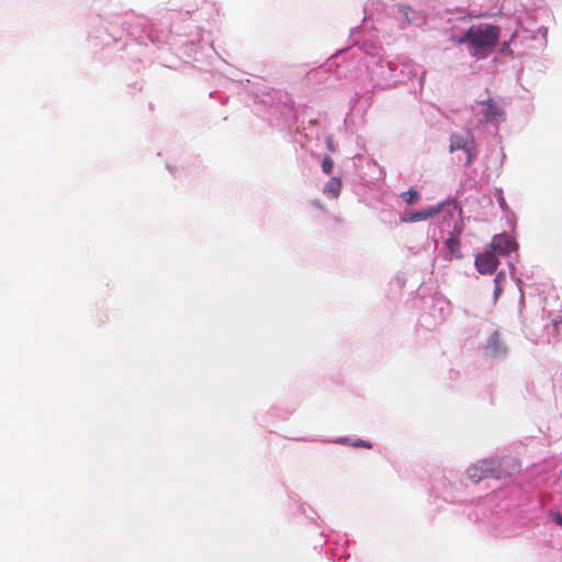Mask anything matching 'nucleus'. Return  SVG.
Segmentation results:
<instances>
[{
	"mask_svg": "<svg viewBox=\"0 0 562 562\" xmlns=\"http://www.w3.org/2000/svg\"><path fill=\"white\" fill-rule=\"evenodd\" d=\"M499 36L501 30L496 25H473L457 42L467 43L471 56L484 59L493 52Z\"/></svg>",
	"mask_w": 562,
	"mask_h": 562,
	"instance_id": "nucleus-1",
	"label": "nucleus"
},
{
	"mask_svg": "<svg viewBox=\"0 0 562 562\" xmlns=\"http://www.w3.org/2000/svg\"><path fill=\"white\" fill-rule=\"evenodd\" d=\"M517 463L512 459H483L467 469V476L474 483L485 479L502 480L514 475Z\"/></svg>",
	"mask_w": 562,
	"mask_h": 562,
	"instance_id": "nucleus-2",
	"label": "nucleus"
},
{
	"mask_svg": "<svg viewBox=\"0 0 562 562\" xmlns=\"http://www.w3.org/2000/svg\"><path fill=\"white\" fill-rule=\"evenodd\" d=\"M474 144V137L470 131L464 134H453L450 137V151L464 150L468 155L465 165L470 166L474 159V153L472 146Z\"/></svg>",
	"mask_w": 562,
	"mask_h": 562,
	"instance_id": "nucleus-3",
	"label": "nucleus"
},
{
	"mask_svg": "<svg viewBox=\"0 0 562 562\" xmlns=\"http://www.w3.org/2000/svg\"><path fill=\"white\" fill-rule=\"evenodd\" d=\"M517 248V243L507 234H497L493 236L488 249L496 254V257L506 256Z\"/></svg>",
	"mask_w": 562,
	"mask_h": 562,
	"instance_id": "nucleus-4",
	"label": "nucleus"
},
{
	"mask_svg": "<svg viewBox=\"0 0 562 562\" xmlns=\"http://www.w3.org/2000/svg\"><path fill=\"white\" fill-rule=\"evenodd\" d=\"M474 265L479 273L493 274L499 265V260L496 257V254L487 249L484 252L476 255Z\"/></svg>",
	"mask_w": 562,
	"mask_h": 562,
	"instance_id": "nucleus-5",
	"label": "nucleus"
},
{
	"mask_svg": "<svg viewBox=\"0 0 562 562\" xmlns=\"http://www.w3.org/2000/svg\"><path fill=\"white\" fill-rule=\"evenodd\" d=\"M445 203H440L436 206H429L427 209H424L422 211H415V212H408L405 214V217H403L404 222H422L427 221L435 215L439 214L442 211Z\"/></svg>",
	"mask_w": 562,
	"mask_h": 562,
	"instance_id": "nucleus-6",
	"label": "nucleus"
},
{
	"mask_svg": "<svg viewBox=\"0 0 562 562\" xmlns=\"http://www.w3.org/2000/svg\"><path fill=\"white\" fill-rule=\"evenodd\" d=\"M483 105H484L483 116L486 122L497 120L498 117L503 116V114H504L503 110L493 100H488V101L484 102Z\"/></svg>",
	"mask_w": 562,
	"mask_h": 562,
	"instance_id": "nucleus-7",
	"label": "nucleus"
},
{
	"mask_svg": "<svg viewBox=\"0 0 562 562\" xmlns=\"http://www.w3.org/2000/svg\"><path fill=\"white\" fill-rule=\"evenodd\" d=\"M446 247L448 249V255L446 256V259L452 260V259H462L463 254L461 251V241L460 239H457L454 237H448L446 240Z\"/></svg>",
	"mask_w": 562,
	"mask_h": 562,
	"instance_id": "nucleus-8",
	"label": "nucleus"
},
{
	"mask_svg": "<svg viewBox=\"0 0 562 562\" xmlns=\"http://www.w3.org/2000/svg\"><path fill=\"white\" fill-rule=\"evenodd\" d=\"M398 11L403 14V16L405 18V20L408 23L420 22V21L424 20V16L422 15L420 12H417V11L413 10L409 7L400 4L398 5Z\"/></svg>",
	"mask_w": 562,
	"mask_h": 562,
	"instance_id": "nucleus-9",
	"label": "nucleus"
},
{
	"mask_svg": "<svg viewBox=\"0 0 562 562\" xmlns=\"http://www.w3.org/2000/svg\"><path fill=\"white\" fill-rule=\"evenodd\" d=\"M341 190V181L338 178H331L324 188V193L331 194L333 196H338Z\"/></svg>",
	"mask_w": 562,
	"mask_h": 562,
	"instance_id": "nucleus-10",
	"label": "nucleus"
},
{
	"mask_svg": "<svg viewBox=\"0 0 562 562\" xmlns=\"http://www.w3.org/2000/svg\"><path fill=\"white\" fill-rule=\"evenodd\" d=\"M505 280H506L505 272L504 271L497 272V274L494 279V284H495L494 299H495V301L499 297V295L503 292V283L505 282Z\"/></svg>",
	"mask_w": 562,
	"mask_h": 562,
	"instance_id": "nucleus-11",
	"label": "nucleus"
},
{
	"mask_svg": "<svg viewBox=\"0 0 562 562\" xmlns=\"http://www.w3.org/2000/svg\"><path fill=\"white\" fill-rule=\"evenodd\" d=\"M402 198L408 205H412L418 201L419 193L415 189H409L402 193Z\"/></svg>",
	"mask_w": 562,
	"mask_h": 562,
	"instance_id": "nucleus-12",
	"label": "nucleus"
},
{
	"mask_svg": "<svg viewBox=\"0 0 562 562\" xmlns=\"http://www.w3.org/2000/svg\"><path fill=\"white\" fill-rule=\"evenodd\" d=\"M333 166H334V162L331 160L330 157H325L323 159V162H322V170L326 173V175H329L333 171Z\"/></svg>",
	"mask_w": 562,
	"mask_h": 562,
	"instance_id": "nucleus-13",
	"label": "nucleus"
},
{
	"mask_svg": "<svg viewBox=\"0 0 562 562\" xmlns=\"http://www.w3.org/2000/svg\"><path fill=\"white\" fill-rule=\"evenodd\" d=\"M463 232V224L462 221L458 224H456L452 228V231L449 233V237H454L457 239H460Z\"/></svg>",
	"mask_w": 562,
	"mask_h": 562,
	"instance_id": "nucleus-14",
	"label": "nucleus"
},
{
	"mask_svg": "<svg viewBox=\"0 0 562 562\" xmlns=\"http://www.w3.org/2000/svg\"><path fill=\"white\" fill-rule=\"evenodd\" d=\"M356 446H361V447H366V448H371V443L364 441V440H359Z\"/></svg>",
	"mask_w": 562,
	"mask_h": 562,
	"instance_id": "nucleus-15",
	"label": "nucleus"
},
{
	"mask_svg": "<svg viewBox=\"0 0 562 562\" xmlns=\"http://www.w3.org/2000/svg\"><path fill=\"white\" fill-rule=\"evenodd\" d=\"M554 521L562 527V515L555 514L554 515Z\"/></svg>",
	"mask_w": 562,
	"mask_h": 562,
	"instance_id": "nucleus-16",
	"label": "nucleus"
},
{
	"mask_svg": "<svg viewBox=\"0 0 562 562\" xmlns=\"http://www.w3.org/2000/svg\"><path fill=\"white\" fill-rule=\"evenodd\" d=\"M497 338H498V334H497V333H495V334L493 335V337H492V340H496Z\"/></svg>",
	"mask_w": 562,
	"mask_h": 562,
	"instance_id": "nucleus-17",
	"label": "nucleus"
}]
</instances>
